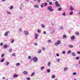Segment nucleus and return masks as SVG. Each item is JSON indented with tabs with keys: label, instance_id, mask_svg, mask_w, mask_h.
I'll use <instances>...</instances> for the list:
<instances>
[{
	"label": "nucleus",
	"instance_id": "nucleus-9",
	"mask_svg": "<svg viewBox=\"0 0 80 80\" xmlns=\"http://www.w3.org/2000/svg\"><path fill=\"white\" fill-rule=\"evenodd\" d=\"M22 73L25 75H26L28 73V72H27V71H25L22 72Z\"/></svg>",
	"mask_w": 80,
	"mask_h": 80
},
{
	"label": "nucleus",
	"instance_id": "nucleus-42",
	"mask_svg": "<svg viewBox=\"0 0 80 80\" xmlns=\"http://www.w3.org/2000/svg\"><path fill=\"white\" fill-rule=\"evenodd\" d=\"M4 55H4V54H1V57H4Z\"/></svg>",
	"mask_w": 80,
	"mask_h": 80
},
{
	"label": "nucleus",
	"instance_id": "nucleus-13",
	"mask_svg": "<svg viewBox=\"0 0 80 80\" xmlns=\"http://www.w3.org/2000/svg\"><path fill=\"white\" fill-rule=\"evenodd\" d=\"M73 11L71 10V12L69 13V15H73Z\"/></svg>",
	"mask_w": 80,
	"mask_h": 80
},
{
	"label": "nucleus",
	"instance_id": "nucleus-59",
	"mask_svg": "<svg viewBox=\"0 0 80 80\" xmlns=\"http://www.w3.org/2000/svg\"><path fill=\"white\" fill-rule=\"evenodd\" d=\"M34 44H35V45H36V46H37V45H38L37 43H35Z\"/></svg>",
	"mask_w": 80,
	"mask_h": 80
},
{
	"label": "nucleus",
	"instance_id": "nucleus-37",
	"mask_svg": "<svg viewBox=\"0 0 80 80\" xmlns=\"http://www.w3.org/2000/svg\"><path fill=\"white\" fill-rule=\"evenodd\" d=\"M16 66H19V65H20V63H18L16 64Z\"/></svg>",
	"mask_w": 80,
	"mask_h": 80
},
{
	"label": "nucleus",
	"instance_id": "nucleus-40",
	"mask_svg": "<svg viewBox=\"0 0 80 80\" xmlns=\"http://www.w3.org/2000/svg\"><path fill=\"white\" fill-rule=\"evenodd\" d=\"M70 9L71 10H73V7H70Z\"/></svg>",
	"mask_w": 80,
	"mask_h": 80
},
{
	"label": "nucleus",
	"instance_id": "nucleus-39",
	"mask_svg": "<svg viewBox=\"0 0 80 80\" xmlns=\"http://www.w3.org/2000/svg\"><path fill=\"white\" fill-rule=\"evenodd\" d=\"M59 29H60V30H62L63 29V27L61 26L59 28Z\"/></svg>",
	"mask_w": 80,
	"mask_h": 80
},
{
	"label": "nucleus",
	"instance_id": "nucleus-21",
	"mask_svg": "<svg viewBox=\"0 0 80 80\" xmlns=\"http://www.w3.org/2000/svg\"><path fill=\"white\" fill-rule=\"evenodd\" d=\"M18 77V75H17V74L14 75L13 76V77L14 78H17V77Z\"/></svg>",
	"mask_w": 80,
	"mask_h": 80
},
{
	"label": "nucleus",
	"instance_id": "nucleus-2",
	"mask_svg": "<svg viewBox=\"0 0 80 80\" xmlns=\"http://www.w3.org/2000/svg\"><path fill=\"white\" fill-rule=\"evenodd\" d=\"M48 10L50 12H53L54 9H52V7L51 6H49L48 7Z\"/></svg>",
	"mask_w": 80,
	"mask_h": 80
},
{
	"label": "nucleus",
	"instance_id": "nucleus-41",
	"mask_svg": "<svg viewBox=\"0 0 80 80\" xmlns=\"http://www.w3.org/2000/svg\"><path fill=\"white\" fill-rule=\"evenodd\" d=\"M7 13H8V15H10V14H11V13L8 11L7 12Z\"/></svg>",
	"mask_w": 80,
	"mask_h": 80
},
{
	"label": "nucleus",
	"instance_id": "nucleus-20",
	"mask_svg": "<svg viewBox=\"0 0 80 80\" xmlns=\"http://www.w3.org/2000/svg\"><path fill=\"white\" fill-rule=\"evenodd\" d=\"M52 78H53V79H54V78H55V75H52Z\"/></svg>",
	"mask_w": 80,
	"mask_h": 80
},
{
	"label": "nucleus",
	"instance_id": "nucleus-51",
	"mask_svg": "<svg viewBox=\"0 0 80 80\" xmlns=\"http://www.w3.org/2000/svg\"><path fill=\"white\" fill-rule=\"evenodd\" d=\"M14 42V40L13 39L11 42V43H13Z\"/></svg>",
	"mask_w": 80,
	"mask_h": 80
},
{
	"label": "nucleus",
	"instance_id": "nucleus-19",
	"mask_svg": "<svg viewBox=\"0 0 80 80\" xmlns=\"http://www.w3.org/2000/svg\"><path fill=\"white\" fill-rule=\"evenodd\" d=\"M67 67H66L64 68V72H66L67 71Z\"/></svg>",
	"mask_w": 80,
	"mask_h": 80
},
{
	"label": "nucleus",
	"instance_id": "nucleus-31",
	"mask_svg": "<svg viewBox=\"0 0 80 80\" xmlns=\"http://www.w3.org/2000/svg\"><path fill=\"white\" fill-rule=\"evenodd\" d=\"M47 72L48 73H50V69H48L47 70Z\"/></svg>",
	"mask_w": 80,
	"mask_h": 80
},
{
	"label": "nucleus",
	"instance_id": "nucleus-58",
	"mask_svg": "<svg viewBox=\"0 0 80 80\" xmlns=\"http://www.w3.org/2000/svg\"><path fill=\"white\" fill-rule=\"evenodd\" d=\"M56 56H57V57H59V54H56Z\"/></svg>",
	"mask_w": 80,
	"mask_h": 80
},
{
	"label": "nucleus",
	"instance_id": "nucleus-38",
	"mask_svg": "<svg viewBox=\"0 0 80 80\" xmlns=\"http://www.w3.org/2000/svg\"><path fill=\"white\" fill-rule=\"evenodd\" d=\"M26 79L27 80H30V78L27 77V78H26Z\"/></svg>",
	"mask_w": 80,
	"mask_h": 80
},
{
	"label": "nucleus",
	"instance_id": "nucleus-60",
	"mask_svg": "<svg viewBox=\"0 0 80 80\" xmlns=\"http://www.w3.org/2000/svg\"><path fill=\"white\" fill-rule=\"evenodd\" d=\"M2 79H3V80H5V78L3 77L2 78Z\"/></svg>",
	"mask_w": 80,
	"mask_h": 80
},
{
	"label": "nucleus",
	"instance_id": "nucleus-23",
	"mask_svg": "<svg viewBox=\"0 0 80 80\" xmlns=\"http://www.w3.org/2000/svg\"><path fill=\"white\" fill-rule=\"evenodd\" d=\"M58 11H61L62 10V8L60 7H58Z\"/></svg>",
	"mask_w": 80,
	"mask_h": 80
},
{
	"label": "nucleus",
	"instance_id": "nucleus-64",
	"mask_svg": "<svg viewBox=\"0 0 80 80\" xmlns=\"http://www.w3.org/2000/svg\"><path fill=\"white\" fill-rule=\"evenodd\" d=\"M78 14H80V12H78Z\"/></svg>",
	"mask_w": 80,
	"mask_h": 80
},
{
	"label": "nucleus",
	"instance_id": "nucleus-27",
	"mask_svg": "<svg viewBox=\"0 0 80 80\" xmlns=\"http://www.w3.org/2000/svg\"><path fill=\"white\" fill-rule=\"evenodd\" d=\"M43 5H44V3H43L41 5V8H43Z\"/></svg>",
	"mask_w": 80,
	"mask_h": 80
},
{
	"label": "nucleus",
	"instance_id": "nucleus-24",
	"mask_svg": "<svg viewBox=\"0 0 80 80\" xmlns=\"http://www.w3.org/2000/svg\"><path fill=\"white\" fill-rule=\"evenodd\" d=\"M69 47L70 48H73V45H69Z\"/></svg>",
	"mask_w": 80,
	"mask_h": 80
},
{
	"label": "nucleus",
	"instance_id": "nucleus-29",
	"mask_svg": "<svg viewBox=\"0 0 80 80\" xmlns=\"http://www.w3.org/2000/svg\"><path fill=\"white\" fill-rule=\"evenodd\" d=\"M76 60H79L80 59V57H76L75 58Z\"/></svg>",
	"mask_w": 80,
	"mask_h": 80
},
{
	"label": "nucleus",
	"instance_id": "nucleus-10",
	"mask_svg": "<svg viewBox=\"0 0 80 80\" xmlns=\"http://www.w3.org/2000/svg\"><path fill=\"white\" fill-rule=\"evenodd\" d=\"M41 26L42 27V28H44L45 27V25L43 24H41Z\"/></svg>",
	"mask_w": 80,
	"mask_h": 80
},
{
	"label": "nucleus",
	"instance_id": "nucleus-16",
	"mask_svg": "<svg viewBox=\"0 0 80 80\" xmlns=\"http://www.w3.org/2000/svg\"><path fill=\"white\" fill-rule=\"evenodd\" d=\"M38 34H36L35 35V37L36 39H37L38 38Z\"/></svg>",
	"mask_w": 80,
	"mask_h": 80
},
{
	"label": "nucleus",
	"instance_id": "nucleus-18",
	"mask_svg": "<svg viewBox=\"0 0 80 80\" xmlns=\"http://www.w3.org/2000/svg\"><path fill=\"white\" fill-rule=\"evenodd\" d=\"M35 74V73L34 72H32L31 75V77H33V75H34Z\"/></svg>",
	"mask_w": 80,
	"mask_h": 80
},
{
	"label": "nucleus",
	"instance_id": "nucleus-62",
	"mask_svg": "<svg viewBox=\"0 0 80 80\" xmlns=\"http://www.w3.org/2000/svg\"><path fill=\"white\" fill-rule=\"evenodd\" d=\"M52 25H54V23H52Z\"/></svg>",
	"mask_w": 80,
	"mask_h": 80
},
{
	"label": "nucleus",
	"instance_id": "nucleus-36",
	"mask_svg": "<svg viewBox=\"0 0 80 80\" xmlns=\"http://www.w3.org/2000/svg\"><path fill=\"white\" fill-rule=\"evenodd\" d=\"M72 74L73 75H77V73L76 72H73L72 73Z\"/></svg>",
	"mask_w": 80,
	"mask_h": 80
},
{
	"label": "nucleus",
	"instance_id": "nucleus-32",
	"mask_svg": "<svg viewBox=\"0 0 80 80\" xmlns=\"http://www.w3.org/2000/svg\"><path fill=\"white\" fill-rule=\"evenodd\" d=\"M10 10H12V9H13V6H11L10 7Z\"/></svg>",
	"mask_w": 80,
	"mask_h": 80
},
{
	"label": "nucleus",
	"instance_id": "nucleus-30",
	"mask_svg": "<svg viewBox=\"0 0 80 80\" xmlns=\"http://www.w3.org/2000/svg\"><path fill=\"white\" fill-rule=\"evenodd\" d=\"M44 7H46V6H47V5L48 4L47 2H45L44 3Z\"/></svg>",
	"mask_w": 80,
	"mask_h": 80
},
{
	"label": "nucleus",
	"instance_id": "nucleus-49",
	"mask_svg": "<svg viewBox=\"0 0 80 80\" xmlns=\"http://www.w3.org/2000/svg\"><path fill=\"white\" fill-rule=\"evenodd\" d=\"M12 56H14V57L15 56V53L12 54Z\"/></svg>",
	"mask_w": 80,
	"mask_h": 80
},
{
	"label": "nucleus",
	"instance_id": "nucleus-1",
	"mask_svg": "<svg viewBox=\"0 0 80 80\" xmlns=\"http://www.w3.org/2000/svg\"><path fill=\"white\" fill-rule=\"evenodd\" d=\"M61 44V41H60L58 40L57 41V42H55L54 43V45L55 46H58V45H60Z\"/></svg>",
	"mask_w": 80,
	"mask_h": 80
},
{
	"label": "nucleus",
	"instance_id": "nucleus-56",
	"mask_svg": "<svg viewBox=\"0 0 80 80\" xmlns=\"http://www.w3.org/2000/svg\"><path fill=\"white\" fill-rule=\"evenodd\" d=\"M19 18H20V19H22V18H23V17H19Z\"/></svg>",
	"mask_w": 80,
	"mask_h": 80
},
{
	"label": "nucleus",
	"instance_id": "nucleus-6",
	"mask_svg": "<svg viewBox=\"0 0 80 80\" xmlns=\"http://www.w3.org/2000/svg\"><path fill=\"white\" fill-rule=\"evenodd\" d=\"M9 33H10V32H9V31L6 32L4 34V36L5 37H7V36L8 35V34Z\"/></svg>",
	"mask_w": 80,
	"mask_h": 80
},
{
	"label": "nucleus",
	"instance_id": "nucleus-12",
	"mask_svg": "<svg viewBox=\"0 0 80 80\" xmlns=\"http://www.w3.org/2000/svg\"><path fill=\"white\" fill-rule=\"evenodd\" d=\"M75 34H76V35H77L78 36L80 34V33L78 32H75Z\"/></svg>",
	"mask_w": 80,
	"mask_h": 80
},
{
	"label": "nucleus",
	"instance_id": "nucleus-61",
	"mask_svg": "<svg viewBox=\"0 0 80 80\" xmlns=\"http://www.w3.org/2000/svg\"><path fill=\"white\" fill-rule=\"evenodd\" d=\"M6 0H2V2H5Z\"/></svg>",
	"mask_w": 80,
	"mask_h": 80
},
{
	"label": "nucleus",
	"instance_id": "nucleus-48",
	"mask_svg": "<svg viewBox=\"0 0 80 80\" xmlns=\"http://www.w3.org/2000/svg\"><path fill=\"white\" fill-rule=\"evenodd\" d=\"M48 43H50V42H51V40L50 39L48 40Z\"/></svg>",
	"mask_w": 80,
	"mask_h": 80
},
{
	"label": "nucleus",
	"instance_id": "nucleus-47",
	"mask_svg": "<svg viewBox=\"0 0 80 80\" xmlns=\"http://www.w3.org/2000/svg\"><path fill=\"white\" fill-rule=\"evenodd\" d=\"M63 37H64V38H67V36H66V35H63Z\"/></svg>",
	"mask_w": 80,
	"mask_h": 80
},
{
	"label": "nucleus",
	"instance_id": "nucleus-43",
	"mask_svg": "<svg viewBox=\"0 0 80 80\" xmlns=\"http://www.w3.org/2000/svg\"><path fill=\"white\" fill-rule=\"evenodd\" d=\"M49 4L50 5H52V2H49Z\"/></svg>",
	"mask_w": 80,
	"mask_h": 80
},
{
	"label": "nucleus",
	"instance_id": "nucleus-5",
	"mask_svg": "<svg viewBox=\"0 0 80 80\" xmlns=\"http://www.w3.org/2000/svg\"><path fill=\"white\" fill-rule=\"evenodd\" d=\"M33 60L34 62H37V60H38V59H37V57H34L33 59Z\"/></svg>",
	"mask_w": 80,
	"mask_h": 80
},
{
	"label": "nucleus",
	"instance_id": "nucleus-22",
	"mask_svg": "<svg viewBox=\"0 0 80 80\" xmlns=\"http://www.w3.org/2000/svg\"><path fill=\"white\" fill-rule=\"evenodd\" d=\"M9 52H10V53H11L12 52V48H10L9 49Z\"/></svg>",
	"mask_w": 80,
	"mask_h": 80
},
{
	"label": "nucleus",
	"instance_id": "nucleus-57",
	"mask_svg": "<svg viewBox=\"0 0 80 80\" xmlns=\"http://www.w3.org/2000/svg\"><path fill=\"white\" fill-rule=\"evenodd\" d=\"M19 30L20 32H22V28H19Z\"/></svg>",
	"mask_w": 80,
	"mask_h": 80
},
{
	"label": "nucleus",
	"instance_id": "nucleus-46",
	"mask_svg": "<svg viewBox=\"0 0 80 80\" xmlns=\"http://www.w3.org/2000/svg\"><path fill=\"white\" fill-rule=\"evenodd\" d=\"M8 65H9V62H7V63L6 64V66H7Z\"/></svg>",
	"mask_w": 80,
	"mask_h": 80
},
{
	"label": "nucleus",
	"instance_id": "nucleus-35",
	"mask_svg": "<svg viewBox=\"0 0 80 80\" xmlns=\"http://www.w3.org/2000/svg\"><path fill=\"white\" fill-rule=\"evenodd\" d=\"M41 69L42 70H43L44 69V67L43 66V67H41Z\"/></svg>",
	"mask_w": 80,
	"mask_h": 80
},
{
	"label": "nucleus",
	"instance_id": "nucleus-3",
	"mask_svg": "<svg viewBox=\"0 0 80 80\" xmlns=\"http://www.w3.org/2000/svg\"><path fill=\"white\" fill-rule=\"evenodd\" d=\"M55 5L56 7H60V4L58 3V1H56L55 2Z\"/></svg>",
	"mask_w": 80,
	"mask_h": 80
},
{
	"label": "nucleus",
	"instance_id": "nucleus-8",
	"mask_svg": "<svg viewBox=\"0 0 80 80\" xmlns=\"http://www.w3.org/2000/svg\"><path fill=\"white\" fill-rule=\"evenodd\" d=\"M7 45H3V48L4 49H6V48H7Z\"/></svg>",
	"mask_w": 80,
	"mask_h": 80
},
{
	"label": "nucleus",
	"instance_id": "nucleus-25",
	"mask_svg": "<svg viewBox=\"0 0 80 80\" xmlns=\"http://www.w3.org/2000/svg\"><path fill=\"white\" fill-rule=\"evenodd\" d=\"M37 32H38V33H41V31H40V30L39 29H38L37 30Z\"/></svg>",
	"mask_w": 80,
	"mask_h": 80
},
{
	"label": "nucleus",
	"instance_id": "nucleus-15",
	"mask_svg": "<svg viewBox=\"0 0 80 80\" xmlns=\"http://www.w3.org/2000/svg\"><path fill=\"white\" fill-rule=\"evenodd\" d=\"M56 61H57V62H58V63H59V62H60V59H59V58H58L56 60Z\"/></svg>",
	"mask_w": 80,
	"mask_h": 80
},
{
	"label": "nucleus",
	"instance_id": "nucleus-53",
	"mask_svg": "<svg viewBox=\"0 0 80 80\" xmlns=\"http://www.w3.org/2000/svg\"><path fill=\"white\" fill-rule=\"evenodd\" d=\"M77 53H78V54H79L80 55V51H78L77 52Z\"/></svg>",
	"mask_w": 80,
	"mask_h": 80
},
{
	"label": "nucleus",
	"instance_id": "nucleus-34",
	"mask_svg": "<svg viewBox=\"0 0 80 80\" xmlns=\"http://www.w3.org/2000/svg\"><path fill=\"white\" fill-rule=\"evenodd\" d=\"M62 15L63 16H65L66 15V14H65V12H63L62 14Z\"/></svg>",
	"mask_w": 80,
	"mask_h": 80
},
{
	"label": "nucleus",
	"instance_id": "nucleus-52",
	"mask_svg": "<svg viewBox=\"0 0 80 80\" xmlns=\"http://www.w3.org/2000/svg\"><path fill=\"white\" fill-rule=\"evenodd\" d=\"M43 34H44V35H45V34H46V32L45 31H44L43 32Z\"/></svg>",
	"mask_w": 80,
	"mask_h": 80
},
{
	"label": "nucleus",
	"instance_id": "nucleus-55",
	"mask_svg": "<svg viewBox=\"0 0 80 80\" xmlns=\"http://www.w3.org/2000/svg\"><path fill=\"white\" fill-rule=\"evenodd\" d=\"M42 50H45V48H42Z\"/></svg>",
	"mask_w": 80,
	"mask_h": 80
},
{
	"label": "nucleus",
	"instance_id": "nucleus-54",
	"mask_svg": "<svg viewBox=\"0 0 80 80\" xmlns=\"http://www.w3.org/2000/svg\"><path fill=\"white\" fill-rule=\"evenodd\" d=\"M0 46H2L3 45V43L2 42L0 43Z\"/></svg>",
	"mask_w": 80,
	"mask_h": 80
},
{
	"label": "nucleus",
	"instance_id": "nucleus-7",
	"mask_svg": "<svg viewBox=\"0 0 80 80\" xmlns=\"http://www.w3.org/2000/svg\"><path fill=\"white\" fill-rule=\"evenodd\" d=\"M75 38V37L74 36H71V39L72 40H74Z\"/></svg>",
	"mask_w": 80,
	"mask_h": 80
},
{
	"label": "nucleus",
	"instance_id": "nucleus-14",
	"mask_svg": "<svg viewBox=\"0 0 80 80\" xmlns=\"http://www.w3.org/2000/svg\"><path fill=\"white\" fill-rule=\"evenodd\" d=\"M34 8H39V6L37 5H36L34 6Z\"/></svg>",
	"mask_w": 80,
	"mask_h": 80
},
{
	"label": "nucleus",
	"instance_id": "nucleus-45",
	"mask_svg": "<svg viewBox=\"0 0 80 80\" xmlns=\"http://www.w3.org/2000/svg\"><path fill=\"white\" fill-rule=\"evenodd\" d=\"M31 58H32V57L30 56H29L28 57V59H31Z\"/></svg>",
	"mask_w": 80,
	"mask_h": 80
},
{
	"label": "nucleus",
	"instance_id": "nucleus-33",
	"mask_svg": "<svg viewBox=\"0 0 80 80\" xmlns=\"http://www.w3.org/2000/svg\"><path fill=\"white\" fill-rule=\"evenodd\" d=\"M48 67H50V62H48Z\"/></svg>",
	"mask_w": 80,
	"mask_h": 80
},
{
	"label": "nucleus",
	"instance_id": "nucleus-28",
	"mask_svg": "<svg viewBox=\"0 0 80 80\" xmlns=\"http://www.w3.org/2000/svg\"><path fill=\"white\" fill-rule=\"evenodd\" d=\"M71 53V50H69L68 51V54H70Z\"/></svg>",
	"mask_w": 80,
	"mask_h": 80
},
{
	"label": "nucleus",
	"instance_id": "nucleus-44",
	"mask_svg": "<svg viewBox=\"0 0 80 80\" xmlns=\"http://www.w3.org/2000/svg\"><path fill=\"white\" fill-rule=\"evenodd\" d=\"M41 0H37V2L38 3H40V2H41Z\"/></svg>",
	"mask_w": 80,
	"mask_h": 80
},
{
	"label": "nucleus",
	"instance_id": "nucleus-11",
	"mask_svg": "<svg viewBox=\"0 0 80 80\" xmlns=\"http://www.w3.org/2000/svg\"><path fill=\"white\" fill-rule=\"evenodd\" d=\"M72 55L73 57H75V56H76V54H75V53L74 52H73L72 53Z\"/></svg>",
	"mask_w": 80,
	"mask_h": 80
},
{
	"label": "nucleus",
	"instance_id": "nucleus-17",
	"mask_svg": "<svg viewBox=\"0 0 80 80\" xmlns=\"http://www.w3.org/2000/svg\"><path fill=\"white\" fill-rule=\"evenodd\" d=\"M41 52H42V50H39L37 52L38 53H40Z\"/></svg>",
	"mask_w": 80,
	"mask_h": 80
},
{
	"label": "nucleus",
	"instance_id": "nucleus-63",
	"mask_svg": "<svg viewBox=\"0 0 80 80\" xmlns=\"http://www.w3.org/2000/svg\"><path fill=\"white\" fill-rule=\"evenodd\" d=\"M46 1L47 2H49V0H46Z\"/></svg>",
	"mask_w": 80,
	"mask_h": 80
},
{
	"label": "nucleus",
	"instance_id": "nucleus-50",
	"mask_svg": "<svg viewBox=\"0 0 80 80\" xmlns=\"http://www.w3.org/2000/svg\"><path fill=\"white\" fill-rule=\"evenodd\" d=\"M66 52L65 51H63L62 52V54H65Z\"/></svg>",
	"mask_w": 80,
	"mask_h": 80
},
{
	"label": "nucleus",
	"instance_id": "nucleus-26",
	"mask_svg": "<svg viewBox=\"0 0 80 80\" xmlns=\"http://www.w3.org/2000/svg\"><path fill=\"white\" fill-rule=\"evenodd\" d=\"M4 60H5V58H3L2 60H0L1 62H4Z\"/></svg>",
	"mask_w": 80,
	"mask_h": 80
},
{
	"label": "nucleus",
	"instance_id": "nucleus-4",
	"mask_svg": "<svg viewBox=\"0 0 80 80\" xmlns=\"http://www.w3.org/2000/svg\"><path fill=\"white\" fill-rule=\"evenodd\" d=\"M24 33L25 35H26L27 36H28V34L29 33L28 31H26L25 30L24 31Z\"/></svg>",
	"mask_w": 80,
	"mask_h": 80
}]
</instances>
